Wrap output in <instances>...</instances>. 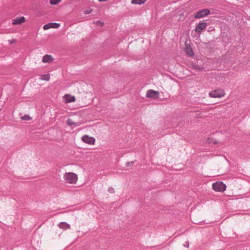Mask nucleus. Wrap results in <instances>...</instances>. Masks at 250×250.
<instances>
[{
  "label": "nucleus",
  "mask_w": 250,
  "mask_h": 250,
  "mask_svg": "<svg viewBox=\"0 0 250 250\" xmlns=\"http://www.w3.org/2000/svg\"><path fill=\"white\" fill-rule=\"evenodd\" d=\"M82 141L89 145H94L95 143V139L92 137H89L87 135H84L82 138Z\"/></svg>",
  "instance_id": "7"
},
{
  "label": "nucleus",
  "mask_w": 250,
  "mask_h": 250,
  "mask_svg": "<svg viewBox=\"0 0 250 250\" xmlns=\"http://www.w3.org/2000/svg\"><path fill=\"white\" fill-rule=\"evenodd\" d=\"M25 21V19L24 17H21L13 20V25H21Z\"/></svg>",
  "instance_id": "8"
},
{
  "label": "nucleus",
  "mask_w": 250,
  "mask_h": 250,
  "mask_svg": "<svg viewBox=\"0 0 250 250\" xmlns=\"http://www.w3.org/2000/svg\"><path fill=\"white\" fill-rule=\"evenodd\" d=\"M50 25L51 24H50V23L44 25L43 27V29L45 30L51 28Z\"/></svg>",
  "instance_id": "19"
},
{
  "label": "nucleus",
  "mask_w": 250,
  "mask_h": 250,
  "mask_svg": "<svg viewBox=\"0 0 250 250\" xmlns=\"http://www.w3.org/2000/svg\"><path fill=\"white\" fill-rule=\"evenodd\" d=\"M212 188L217 192H224L226 188V186L222 182H217L212 184Z\"/></svg>",
  "instance_id": "3"
},
{
  "label": "nucleus",
  "mask_w": 250,
  "mask_h": 250,
  "mask_svg": "<svg viewBox=\"0 0 250 250\" xmlns=\"http://www.w3.org/2000/svg\"><path fill=\"white\" fill-rule=\"evenodd\" d=\"M58 227L63 229L66 230L70 229V226L69 224L66 222H61L58 224Z\"/></svg>",
  "instance_id": "11"
},
{
  "label": "nucleus",
  "mask_w": 250,
  "mask_h": 250,
  "mask_svg": "<svg viewBox=\"0 0 250 250\" xmlns=\"http://www.w3.org/2000/svg\"><path fill=\"white\" fill-rule=\"evenodd\" d=\"M50 24H51V25H50L51 28H58L60 27V24L58 23L52 22V23H50Z\"/></svg>",
  "instance_id": "16"
},
{
  "label": "nucleus",
  "mask_w": 250,
  "mask_h": 250,
  "mask_svg": "<svg viewBox=\"0 0 250 250\" xmlns=\"http://www.w3.org/2000/svg\"><path fill=\"white\" fill-rule=\"evenodd\" d=\"M41 79L43 81H48L50 79L49 74L42 75L41 76Z\"/></svg>",
  "instance_id": "15"
},
{
  "label": "nucleus",
  "mask_w": 250,
  "mask_h": 250,
  "mask_svg": "<svg viewBox=\"0 0 250 250\" xmlns=\"http://www.w3.org/2000/svg\"><path fill=\"white\" fill-rule=\"evenodd\" d=\"M208 143H211V142H210V141H208Z\"/></svg>",
  "instance_id": "25"
},
{
  "label": "nucleus",
  "mask_w": 250,
  "mask_h": 250,
  "mask_svg": "<svg viewBox=\"0 0 250 250\" xmlns=\"http://www.w3.org/2000/svg\"><path fill=\"white\" fill-rule=\"evenodd\" d=\"M207 26V23L205 22H200L197 25L195 29V31L199 35L201 34L202 31L205 29Z\"/></svg>",
  "instance_id": "6"
},
{
  "label": "nucleus",
  "mask_w": 250,
  "mask_h": 250,
  "mask_svg": "<svg viewBox=\"0 0 250 250\" xmlns=\"http://www.w3.org/2000/svg\"><path fill=\"white\" fill-rule=\"evenodd\" d=\"M31 119V117L28 115H25L21 117V119L22 120H30Z\"/></svg>",
  "instance_id": "18"
},
{
  "label": "nucleus",
  "mask_w": 250,
  "mask_h": 250,
  "mask_svg": "<svg viewBox=\"0 0 250 250\" xmlns=\"http://www.w3.org/2000/svg\"><path fill=\"white\" fill-rule=\"evenodd\" d=\"M146 97L156 99L159 97V92L152 89H149L146 92Z\"/></svg>",
  "instance_id": "5"
},
{
  "label": "nucleus",
  "mask_w": 250,
  "mask_h": 250,
  "mask_svg": "<svg viewBox=\"0 0 250 250\" xmlns=\"http://www.w3.org/2000/svg\"><path fill=\"white\" fill-rule=\"evenodd\" d=\"M91 12H92V10H86V11H84V13L85 14H88L90 13Z\"/></svg>",
  "instance_id": "22"
},
{
  "label": "nucleus",
  "mask_w": 250,
  "mask_h": 250,
  "mask_svg": "<svg viewBox=\"0 0 250 250\" xmlns=\"http://www.w3.org/2000/svg\"><path fill=\"white\" fill-rule=\"evenodd\" d=\"M67 125H74L75 126H79L80 124L74 122L71 119H69L66 121Z\"/></svg>",
  "instance_id": "14"
},
{
  "label": "nucleus",
  "mask_w": 250,
  "mask_h": 250,
  "mask_svg": "<svg viewBox=\"0 0 250 250\" xmlns=\"http://www.w3.org/2000/svg\"><path fill=\"white\" fill-rule=\"evenodd\" d=\"M185 52L187 55L189 57H193L194 56V53L193 52L192 49L189 45L186 46Z\"/></svg>",
  "instance_id": "12"
},
{
  "label": "nucleus",
  "mask_w": 250,
  "mask_h": 250,
  "mask_svg": "<svg viewBox=\"0 0 250 250\" xmlns=\"http://www.w3.org/2000/svg\"><path fill=\"white\" fill-rule=\"evenodd\" d=\"M147 0H132L131 3L133 4H142L144 3Z\"/></svg>",
  "instance_id": "13"
},
{
  "label": "nucleus",
  "mask_w": 250,
  "mask_h": 250,
  "mask_svg": "<svg viewBox=\"0 0 250 250\" xmlns=\"http://www.w3.org/2000/svg\"><path fill=\"white\" fill-rule=\"evenodd\" d=\"M97 24H100V25H103L104 23H103V22H101V21H97Z\"/></svg>",
  "instance_id": "24"
},
{
  "label": "nucleus",
  "mask_w": 250,
  "mask_h": 250,
  "mask_svg": "<svg viewBox=\"0 0 250 250\" xmlns=\"http://www.w3.org/2000/svg\"><path fill=\"white\" fill-rule=\"evenodd\" d=\"M225 95V92L224 89H217L216 90H212L209 92L208 95L210 98H221L224 97Z\"/></svg>",
  "instance_id": "2"
},
{
  "label": "nucleus",
  "mask_w": 250,
  "mask_h": 250,
  "mask_svg": "<svg viewBox=\"0 0 250 250\" xmlns=\"http://www.w3.org/2000/svg\"><path fill=\"white\" fill-rule=\"evenodd\" d=\"M210 14V11L208 9H204L200 10L195 15V19H201L204 18Z\"/></svg>",
  "instance_id": "4"
},
{
  "label": "nucleus",
  "mask_w": 250,
  "mask_h": 250,
  "mask_svg": "<svg viewBox=\"0 0 250 250\" xmlns=\"http://www.w3.org/2000/svg\"><path fill=\"white\" fill-rule=\"evenodd\" d=\"M16 42V40L15 39L8 40V42L10 44H13V43H15Z\"/></svg>",
  "instance_id": "21"
},
{
  "label": "nucleus",
  "mask_w": 250,
  "mask_h": 250,
  "mask_svg": "<svg viewBox=\"0 0 250 250\" xmlns=\"http://www.w3.org/2000/svg\"><path fill=\"white\" fill-rule=\"evenodd\" d=\"M63 99L65 103H70L75 101V97L69 94H65L63 96Z\"/></svg>",
  "instance_id": "9"
},
{
  "label": "nucleus",
  "mask_w": 250,
  "mask_h": 250,
  "mask_svg": "<svg viewBox=\"0 0 250 250\" xmlns=\"http://www.w3.org/2000/svg\"><path fill=\"white\" fill-rule=\"evenodd\" d=\"M54 60L52 56L50 55H44L42 59V62L43 63H50L52 62Z\"/></svg>",
  "instance_id": "10"
},
{
  "label": "nucleus",
  "mask_w": 250,
  "mask_h": 250,
  "mask_svg": "<svg viewBox=\"0 0 250 250\" xmlns=\"http://www.w3.org/2000/svg\"><path fill=\"white\" fill-rule=\"evenodd\" d=\"M62 0H50V3L52 5H56L59 3Z\"/></svg>",
  "instance_id": "17"
},
{
  "label": "nucleus",
  "mask_w": 250,
  "mask_h": 250,
  "mask_svg": "<svg viewBox=\"0 0 250 250\" xmlns=\"http://www.w3.org/2000/svg\"><path fill=\"white\" fill-rule=\"evenodd\" d=\"M184 246L187 248H188L189 247V243L188 242H186V243L184 244Z\"/></svg>",
  "instance_id": "23"
},
{
  "label": "nucleus",
  "mask_w": 250,
  "mask_h": 250,
  "mask_svg": "<svg viewBox=\"0 0 250 250\" xmlns=\"http://www.w3.org/2000/svg\"><path fill=\"white\" fill-rule=\"evenodd\" d=\"M108 191L111 193H114L115 190L113 188L110 187L108 188Z\"/></svg>",
  "instance_id": "20"
},
{
  "label": "nucleus",
  "mask_w": 250,
  "mask_h": 250,
  "mask_svg": "<svg viewBox=\"0 0 250 250\" xmlns=\"http://www.w3.org/2000/svg\"><path fill=\"white\" fill-rule=\"evenodd\" d=\"M65 183L74 185L76 184L78 180V175L73 172H65L63 176Z\"/></svg>",
  "instance_id": "1"
}]
</instances>
